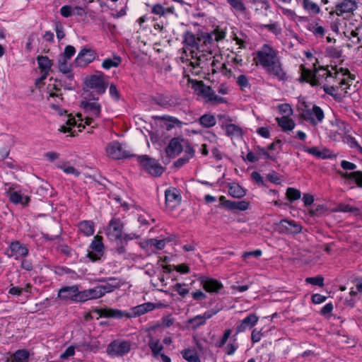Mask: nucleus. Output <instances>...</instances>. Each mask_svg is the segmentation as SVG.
I'll return each mask as SVG.
<instances>
[{
	"label": "nucleus",
	"mask_w": 362,
	"mask_h": 362,
	"mask_svg": "<svg viewBox=\"0 0 362 362\" xmlns=\"http://www.w3.org/2000/svg\"><path fill=\"white\" fill-rule=\"evenodd\" d=\"M296 109V119L300 124L307 122L311 126L315 127L321 124L325 119L323 110L305 98H298Z\"/></svg>",
	"instance_id": "f257e3e1"
},
{
	"label": "nucleus",
	"mask_w": 362,
	"mask_h": 362,
	"mask_svg": "<svg viewBox=\"0 0 362 362\" xmlns=\"http://www.w3.org/2000/svg\"><path fill=\"white\" fill-rule=\"evenodd\" d=\"M255 60L270 74L279 80L284 78L286 74L281 69L276 52L269 45H264L261 49L257 52Z\"/></svg>",
	"instance_id": "f03ea898"
},
{
	"label": "nucleus",
	"mask_w": 362,
	"mask_h": 362,
	"mask_svg": "<svg viewBox=\"0 0 362 362\" xmlns=\"http://www.w3.org/2000/svg\"><path fill=\"white\" fill-rule=\"evenodd\" d=\"M303 57L302 60L304 64H300L299 68L300 76L297 78V81L300 83H309L312 87L322 85L318 76H316L312 70V67L316 69L315 64L317 59L313 56L311 52L309 50L303 51Z\"/></svg>",
	"instance_id": "7ed1b4c3"
},
{
	"label": "nucleus",
	"mask_w": 362,
	"mask_h": 362,
	"mask_svg": "<svg viewBox=\"0 0 362 362\" xmlns=\"http://www.w3.org/2000/svg\"><path fill=\"white\" fill-rule=\"evenodd\" d=\"M226 33L219 28H216L211 33H202L198 35V41H199L200 49L205 48L211 50L214 42L224 39Z\"/></svg>",
	"instance_id": "20e7f679"
},
{
	"label": "nucleus",
	"mask_w": 362,
	"mask_h": 362,
	"mask_svg": "<svg viewBox=\"0 0 362 362\" xmlns=\"http://www.w3.org/2000/svg\"><path fill=\"white\" fill-rule=\"evenodd\" d=\"M132 345L129 340L115 339L107 345L106 352L112 357H122L130 352Z\"/></svg>",
	"instance_id": "39448f33"
},
{
	"label": "nucleus",
	"mask_w": 362,
	"mask_h": 362,
	"mask_svg": "<svg viewBox=\"0 0 362 362\" xmlns=\"http://www.w3.org/2000/svg\"><path fill=\"white\" fill-rule=\"evenodd\" d=\"M86 86L95 90L97 95L105 93L108 87V82L105 79V76L103 72H98V74L91 75L85 82Z\"/></svg>",
	"instance_id": "423d86ee"
},
{
	"label": "nucleus",
	"mask_w": 362,
	"mask_h": 362,
	"mask_svg": "<svg viewBox=\"0 0 362 362\" xmlns=\"http://www.w3.org/2000/svg\"><path fill=\"white\" fill-rule=\"evenodd\" d=\"M192 59L190 65L195 67H200L204 69L214 57L212 51L206 49L205 48L192 50L191 52Z\"/></svg>",
	"instance_id": "0eeeda50"
},
{
	"label": "nucleus",
	"mask_w": 362,
	"mask_h": 362,
	"mask_svg": "<svg viewBox=\"0 0 362 362\" xmlns=\"http://www.w3.org/2000/svg\"><path fill=\"white\" fill-rule=\"evenodd\" d=\"M137 160L148 173L153 176H160L164 171L163 168L155 159L146 155L138 156Z\"/></svg>",
	"instance_id": "6e6552de"
},
{
	"label": "nucleus",
	"mask_w": 362,
	"mask_h": 362,
	"mask_svg": "<svg viewBox=\"0 0 362 362\" xmlns=\"http://www.w3.org/2000/svg\"><path fill=\"white\" fill-rule=\"evenodd\" d=\"M358 8V3L356 0H338L334 6L333 13L338 16H348L353 14Z\"/></svg>",
	"instance_id": "1a4fd4ad"
},
{
	"label": "nucleus",
	"mask_w": 362,
	"mask_h": 362,
	"mask_svg": "<svg viewBox=\"0 0 362 362\" xmlns=\"http://www.w3.org/2000/svg\"><path fill=\"white\" fill-rule=\"evenodd\" d=\"M105 150L107 155L113 159H123L130 156V152L117 141L109 143Z\"/></svg>",
	"instance_id": "9d476101"
},
{
	"label": "nucleus",
	"mask_w": 362,
	"mask_h": 362,
	"mask_svg": "<svg viewBox=\"0 0 362 362\" xmlns=\"http://www.w3.org/2000/svg\"><path fill=\"white\" fill-rule=\"evenodd\" d=\"M85 100L81 101V107H82L86 112L90 116L98 117L100 115L101 106L96 101H90L91 100H98L93 96V93H90L85 97Z\"/></svg>",
	"instance_id": "9b49d317"
},
{
	"label": "nucleus",
	"mask_w": 362,
	"mask_h": 362,
	"mask_svg": "<svg viewBox=\"0 0 362 362\" xmlns=\"http://www.w3.org/2000/svg\"><path fill=\"white\" fill-rule=\"evenodd\" d=\"M79 293L80 291L76 285L64 286L59 289L58 298L63 301L79 302Z\"/></svg>",
	"instance_id": "f8f14e48"
},
{
	"label": "nucleus",
	"mask_w": 362,
	"mask_h": 362,
	"mask_svg": "<svg viewBox=\"0 0 362 362\" xmlns=\"http://www.w3.org/2000/svg\"><path fill=\"white\" fill-rule=\"evenodd\" d=\"M220 119H223L222 128L225 129L227 136L233 137H240L243 135V129L239 126L234 124H229L228 122H232V119L228 116L218 115Z\"/></svg>",
	"instance_id": "ddd939ff"
},
{
	"label": "nucleus",
	"mask_w": 362,
	"mask_h": 362,
	"mask_svg": "<svg viewBox=\"0 0 362 362\" xmlns=\"http://www.w3.org/2000/svg\"><path fill=\"white\" fill-rule=\"evenodd\" d=\"M123 223L119 218H112L110 221L107 235L110 240H119L122 237Z\"/></svg>",
	"instance_id": "4468645a"
},
{
	"label": "nucleus",
	"mask_w": 362,
	"mask_h": 362,
	"mask_svg": "<svg viewBox=\"0 0 362 362\" xmlns=\"http://www.w3.org/2000/svg\"><path fill=\"white\" fill-rule=\"evenodd\" d=\"M96 57V52L90 48L84 47L78 52L74 60L77 66H86L93 62Z\"/></svg>",
	"instance_id": "2eb2a0df"
},
{
	"label": "nucleus",
	"mask_w": 362,
	"mask_h": 362,
	"mask_svg": "<svg viewBox=\"0 0 362 362\" xmlns=\"http://www.w3.org/2000/svg\"><path fill=\"white\" fill-rule=\"evenodd\" d=\"M91 251H88L87 257L92 261H97L100 259L104 253V245L101 238L95 236L92 241L90 246Z\"/></svg>",
	"instance_id": "dca6fc26"
},
{
	"label": "nucleus",
	"mask_w": 362,
	"mask_h": 362,
	"mask_svg": "<svg viewBox=\"0 0 362 362\" xmlns=\"http://www.w3.org/2000/svg\"><path fill=\"white\" fill-rule=\"evenodd\" d=\"M165 206L170 210H173L181 202V195L176 188H170L165 192Z\"/></svg>",
	"instance_id": "f3484780"
},
{
	"label": "nucleus",
	"mask_w": 362,
	"mask_h": 362,
	"mask_svg": "<svg viewBox=\"0 0 362 362\" xmlns=\"http://www.w3.org/2000/svg\"><path fill=\"white\" fill-rule=\"evenodd\" d=\"M95 313L98 314L100 317H110L115 319H121L122 317L130 318L129 313L122 311L119 309H113L109 308H100L96 309Z\"/></svg>",
	"instance_id": "a211bd4d"
},
{
	"label": "nucleus",
	"mask_w": 362,
	"mask_h": 362,
	"mask_svg": "<svg viewBox=\"0 0 362 362\" xmlns=\"http://www.w3.org/2000/svg\"><path fill=\"white\" fill-rule=\"evenodd\" d=\"M99 281L105 283V284L98 286L99 291H100V293H101V297L106 293L112 292L115 288H118L120 286V281L115 277L103 278L99 279Z\"/></svg>",
	"instance_id": "6ab92c4d"
},
{
	"label": "nucleus",
	"mask_w": 362,
	"mask_h": 362,
	"mask_svg": "<svg viewBox=\"0 0 362 362\" xmlns=\"http://www.w3.org/2000/svg\"><path fill=\"white\" fill-rule=\"evenodd\" d=\"M185 140L183 139L175 137L170 140L169 144L165 148V153L169 158H174L180 153L184 148L182 143L185 144Z\"/></svg>",
	"instance_id": "aec40b11"
},
{
	"label": "nucleus",
	"mask_w": 362,
	"mask_h": 362,
	"mask_svg": "<svg viewBox=\"0 0 362 362\" xmlns=\"http://www.w3.org/2000/svg\"><path fill=\"white\" fill-rule=\"evenodd\" d=\"M192 88L199 95L208 98L209 100L212 101L215 92L210 87L206 86L202 81H192Z\"/></svg>",
	"instance_id": "412c9836"
},
{
	"label": "nucleus",
	"mask_w": 362,
	"mask_h": 362,
	"mask_svg": "<svg viewBox=\"0 0 362 362\" xmlns=\"http://www.w3.org/2000/svg\"><path fill=\"white\" fill-rule=\"evenodd\" d=\"M216 312L206 311L203 315H197L187 320V324L191 326L194 330L199 328L200 326L205 325L206 320L211 318Z\"/></svg>",
	"instance_id": "4be33fe9"
},
{
	"label": "nucleus",
	"mask_w": 362,
	"mask_h": 362,
	"mask_svg": "<svg viewBox=\"0 0 362 362\" xmlns=\"http://www.w3.org/2000/svg\"><path fill=\"white\" fill-rule=\"evenodd\" d=\"M200 282L203 288L209 293H218L223 288L222 284L214 279L202 276Z\"/></svg>",
	"instance_id": "5701e85b"
},
{
	"label": "nucleus",
	"mask_w": 362,
	"mask_h": 362,
	"mask_svg": "<svg viewBox=\"0 0 362 362\" xmlns=\"http://www.w3.org/2000/svg\"><path fill=\"white\" fill-rule=\"evenodd\" d=\"M259 318L255 313H250L245 317L236 327V334L251 329L257 322Z\"/></svg>",
	"instance_id": "b1692460"
},
{
	"label": "nucleus",
	"mask_w": 362,
	"mask_h": 362,
	"mask_svg": "<svg viewBox=\"0 0 362 362\" xmlns=\"http://www.w3.org/2000/svg\"><path fill=\"white\" fill-rule=\"evenodd\" d=\"M9 248L11 251V256L15 257L16 259L25 257L28 255V249L19 241L12 242L10 244Z\"/></svg>",
	"instance_id": "393cba45"
},
{
	"label": "nucleus",
	"mask_w": 362,
	"mask_h": 362,
	"mask_svg": "<svg viewBox=\"0 0 362 362\" xmlns=\"http://www.w3.org/2000/svg\"><path fill=\"white\" fill-rule=\"evenodd\" d=\"M98 286L94 288L86 289L80 291L79 302H85L88 300L97 299L101 298V293H100Z\"/></svg>",
	"instance_id": "a878e982"
},
{
	"label": "nucleus",
	"mask_w": 362,
	"mask_h": 362,
	"mask_svg": "<svg viewBox=\"0 0 362 362\" xmlns=\"http://www.w3.org/2000/svg\"><path fill=\"white\" fill-rule=\"evenodd\" d=\"M148 346L152 352L153 357L158 359L164 348L160 340L150 335Z\"/></svg>",
	"instance_id": "bb28decb"
},
{
	"label": "nucleus",
	"mask_w": 362,
	"mask_h": 362,
	"mask_svg": "<svg viewBox=\"0 0 362 362\" xmlns=\"http://www.w3.org/2000/svg\"><path fill=\"white\" fill-rule=\"evenodd\" d=\"M156 308V304L149 302L135 306L132 308V313H129L130 318L142 315L149 311L154 310Z\"/></svg>",
	"instance_id": "cd10ccee"
},
{
	"label": "nucleus",
	"mask_w": 362,
	"mask_h": 362,
	"mask_svg": "<svg viewBox=\"0 0 362 362\" xmlns=\"http://www.w3.org/2000/svg\"><path fill=\"white\" fill-rule=\"evenodd\" d=\"M298 148H300L301 151L308 152V153L313 155V156L317 158H327L329 157V150L324 149L323 151H320L319 148L317 147H311L308 148L303 145H300L298 146Z\"/></svg>",
	"instance_id": "c85d7f7f"
},
{
	"label": "nucleus",
	"mask_w": 362,
	"mask_h": 362,
	"mask_svg": "<svg viewBox=\"0 0 362 362\" xmlns=\"http://www.w3.org/2000/svg\"><path fill=\"white\" fill-rule=\"evenodd\" d=\"M303 9L309 14L317 15L320 13V6L311 0H300Z\"/></svg>",
	"instance_id": "c756f323"
},
{
	"label": "nucleus",
	"mask_w": 362,
	"mask_h": 362,
	"mask_svg": "<svg viewBox=\"0 0 362 362\" xmlns=\"http://www.w3.org/2000/svg\"><path fill=\"white\" fill-rule=\"evenodd\" d=\"M8 196L10 201L13 204H21L23 205H27L30 201V199L28 197H23L20 193L15 191H11L9 189L6 192Z\"/></svg>",
	"instance_id": "7c9ffc66"
},
{
	"label": "nucleus",
	"mask_w": 362,
	"mask_h": 362,
	"mask_svg": "<svg viewBox=\"0 0 362 362\" xmlns=\"http://www.w3.org/2000/svg\"><path fill=\"white\" fill-rule=\"evenodd\" d=\"M184 42L191 47L192 48H195L197 49H200L199 41H198V36L196 37L194 34H193L191 31H187L183 36Z\"/></svg>",
	"instance_id": "2f4dec72"
},
{
	"label": "nucleus",
	"mask_w": 362,
	"mask_h": 362,
	"mask_svg": "<svg viewBox=\"0 0 362 362\" xmlns=\"http://www.w3.org/2000/svg\"><path fill=\"white\" fill-rule=\"evenodd\" d=\"M69 59H65V58L59 56L58 59V67L61 72L64 74H67V78L69 81L74 80V75L71 73V66L69 65L67 61Z\"/></svg>",
	"instance_id": "473e14b6"
},
{
	"label": "nucleus",
	"mask_w": 362,
	"mask_h": 362,
	"mask_svg": "<svg viewBox=\"0 0 362 362\" xmlns=\"http://www.w3.org/2000/svg\"><path fill=\"white\" fill-rule=\"evenodd\" d=\"M174 10L175 8L173 6L165 8L160 4H156L153 6L151 8V13L160 17H162L165 16L167 14L169 13H173Z\"/></svg>",
	"instance_id": "72a5a7b5"
},
{
	"label": "nucleus",
	"mask_w": 362,
	"mask_h": 362,
	"mask_svg": "<svg viewBox=\"0 0 362 362\" xmlns=\"http://www.w3.org/2000/svg\"><path fill=\"white\" fill-rule=\"evenodd\" d=\"M341 176L346 180H354L358 187L362 188V172L357 170L352 173H339Z\"/></svg>",
	"instance_id": "f704fd0d"
},
{
	"label": "nucleus",
	"mask_w": 362,
	"mask_h": 362,
	"mask_svg": "<svg viewBox=\"0 0 362 362\" xmlns=\"http://www.w3.org/2000/svg\"><path fill=\"white\" fill-rule=\"evenodd\" d=\"M78 227V230L86 236H90L94 233V223L91 221H81Z\"/></svg>",
	"instance_id": "c9c22d12"
},
{
	"label": "nucleus",
	"mask_w": 362,
	"mask_h": 362,
	"mask_svg": "<svg viewBox=\"0 0 362 362\" xmlns=\"http://www.w3.org/2000/svg\"><path fill=\"white\" fill-rule=\"evenodd\" d=\"M38 66L41 71L49 72L51 71L52 66V61L47 56H38L37 57Z\"/></svg>",
	"instance_id": "e433bc0d"
},
{
	"label": "nucleus",
	"mask_w": 362,
	"mask_h": 362,
	"mask_svg": "<svg viewBox=\"0 0 362 362\" xmlns=\"http://www.w3.org/2000/svg\"><path fill=\"white\" fill-rule=\"evenodd\" d=\"M199 124L205 128H210L216 124L215 117L211 114H204L199 119Z\"/></svg>",
	"instance_id": "4c0bfd02"
},
{
	"label": "nucleus",
	"mask_w": 362,
	"mask_h": 362,
	"mask_svg": "<svg viewBox=\"0 0 362 362\" xmlns=\"http://www.w3.org/2000/svg\"><path fill=\"white\" fill-rule=\"evenodd\" d=\"M276 120L278 122L279 126L282 129L283 131H291L294 128V122L291 119L288 117H276Z\"/></svg>",
	"instance_id": "58836bf2"
},
{
	"label": "nucleus",
	"mask_w": 362,
	"mask_h": 362,
	"mask_svg": "<svg viewBox=\"0 0 362 362\" xmlns=\"http://www.w3.org/2000/svg\"><path fill=\"white\" fill-rule=\"evenodd\" d=\"M228 192L232 197L238 199L243 197L246 194L245 190L236 183L229 186Z\"/></svg>",
	"instance_id": "ea45409f"
},
{
	"label": "nucleus",
	"mask_w": 362,
	"mask_h": 362,
	"mask_svg": "<svg viewBox=\"0 0 362 362\" xmlns=\"http://www.w3.org/2000/svg\"><path fill=\"white\" fill-rule=\"evenodd\" d=\"M122 62L120 57L115 55L112 59L107 58L103 60L102 66L105 69H110L113 67H117Z\"/></svg>",
	"instance_id": "a19ab883"
},
{
	"label": "nucleus",
	"mask_w": 362,
	"mask_h": 362,
	"mask_svg": "<svg viewBox=\"0 0 362 362\" xmlns=\"http://www.w3.org/2000/svg\"><path fill=\"white\" fill-rule=\"evenodd\" d=\"M29 353L22 349L16 351L11 356V362H28Z\"/></svg>",
	"instance_id": "79ce46f5"
},
{
	"label": "nucleus",
	"mask_w": 362,
	"mask_h": 362,
	"mask_svg": "<svg viewBox=\"0 0 362 362\" xmlns=\"http://www.w3.org/2000/svg\"><path fill=\"white\" fill-rule=\"evenodd\" d=\"M182 356L188 362H201L197 353L194 350L185 349L182 351Z\"/></svg>",
	"instance_id": "37998d69"
},
{
	"label": "nucleus",
	"mask_w": 362,
	"mask_h": 362,
	"mask_svg": "<svg viewBox=\"0 0 362 362\" xmlns=\"http://www.w3.org/2000/svg\"><path fill=\"white\" fill-rule=\"evenodd\" d=\"M160 119L166 121L168 122L167 124V129L170 130L173 127H182V124H184L182 122L179 120L177 118L172 116H163L159 117Z\"/></svg>",
	"instance_id": "c03bdc74"
},
{
	"label": "nucleus",
	"mask_w": 362,
	"mask_h": 362,
	"mask_svg": "<svg viewBox=\"0 0 362 362\" xmlns=\"http://www.w3.org/2000/svg\"><path fill=\"white\" fill-rule=\"evenodd\" d=\"M308 29L317 37H322L325 33V28L317 23L308 24Z\"/></svg>",
	"instance_id": "a18cd8bd"
},
{
	"label": "nucleus",
	"mask_w": 362,
	"mask_h": 362,
	"mask_svg": "<svg viewBox=\"0 0 362 362\" xmlns=\"http://www.w3.org/2000/svg\"><path fill=\"white\" fill-rule=\"evenodd\" d=\"M336 211L339 212H349L354 216H358L360 214L358 208L346 204H339L337 206Z\"/></svg>",
	"instance_id": "49530a36"
},
{
	"label": "nucleus",
	"mask_w": 362,
	"mask_h": 362,
	"mask_svg": "<svg viewBox=\"0 0 362 362\" xmlns=\"http://www.w3.org/2000/svg\"><path fill=\"white\" fill-rule=\"evenodd\" d=\"M230 7L237 12L244 13L246 11V6L243 0H226Z\"/></svg>",
	"instance_id": "de8ad7c7"
},
{
	"label": "nucleus",
	"mask_w": 362,
	"mask_h": 362,
	"mask_svg": "<svg viewBox=\"0 0 362 362\" xmlns=\"http://www.w3.org/2000/svg\"><path fill=\"white\" fill-rule=\"evenodd\" d=\"M156 104L163 107H168L170 106V100L168 96L158 95L153 98Z\"/></svg>",
	"instance_id": "09e8293b"
},
{
	"label": "nucleus",
	"mask_w": 362,
	"mask_h": 362,
	"mask_svg": "<svg viewBox=\"0 0 362 362\" xmlns=\"http://www.w3.org/2000/svg\"><path fill=\"white\" fill-rule=\"evenodd\" d=\"M281 117H288L293 114V110L289 104L284 103L278 106Z\"/></svg>",
	"instance_id": "8fccbe9b"
},
{
	"label": "nucleus",
	"mask_w": 362,
	"mask_h": 362,
	"mask_svg": "<svg viewBox=\"0 0 362 362\" xmlns=\"http://www.w3.org/2000/svg\"><path fill=\"white\" fill-rule=\"evenodd\" d=\"M66 124L68 127L63 125L60 127L59 131L64 133L69 132L71 131V127H74L76 124L75 118L69 115L66 121Z\"/></svg>",
	"instance_id": "3c124183"
},
{
	"label": "nucleus",
	"mask_w": 362,
	"mask_h": 362,
	"mask_svg": "<svg viewBox=\"0 0 362 362\" xmlns=\"http://www.w3.org/2000/svg\"><path fill=\"white\" fill-rule=\"evenodd\" d=\"M305 281L307 284H310L315 286H319L320 287H322L324 286V279L321 276L308 277L305 279Z\"/></svg>",
	"instance_id": "603ef678"
},
{
	"label": "nucleus",
	"mask_w": 362,
	"mask_h": 362,
	"mask_svg": "<svg viewBox=\"0 0 362 362\" xmlns=\"http://www.w3.org/2000/svg\"><path fill=\"white\" fill-rule=\"evenodd\" d=\"M76 52V49L72 45H67L64 48V52L59 54L60 57L65 58V59H71Z\"/></svg>",
	"instance_id": "864d4df0"
},
{
	"label": "nucleus",
	"mask_w": 362,
	"mask_h": 362,
	"mask_svg": "<svg viewBox=\"0 0 362 362\" xmlns=\"http://www.w3.org/2000/svg\"><path fill=\"white\" fill-rule=\"evenodd\" d=\"M185 284L177 283L173 286V289L182 297H185L189 293V291L188 288H185Z\"/></svg>",
	"instance_id": "5fc2aeb1"
},
{
	"label": "nucleus",
	"mask_w": 362,
	"mask_h": 362,
	"mask_svg": "<svg viewBox=\"0 0 362 362\" xmlns=\"http://www.w3.org/2000/svg\"><path fill=\"white\" fill-rule=\"evenodd\" d=\"M147 243L148 245L154 246L158 250H162L165 245L164 240H157L155 238L148 240Z\"/></svg>",
	"instance_id": "6e6d98bb"
},
{
	"label": "nucleus",
	"mask_w": 362,
	"mask_h": 362,
	"mask_svg": "<svg viewBox=\"0 0 362 362\" xmlns=\"http://www.w3.org/2000/svg\"><path fill=\"white\" fill-rule=\"evenodd\" d=\"M231 329H227L224 331V333L219 341H217L216 346L218 348L223 347L228 339L231 334Z\"/></svg>",
	"instance_id": "4d7b16f0"
},
{
	"label": "nucleus",
	"mask_w": 362,
	"mask_h": 362,
	"mask_svg": "<svg viewBox=\"0 0 362 362\" xmlns=\"http://www.w3.org/2000/svg\"><path fill=\"white\" fill-rule=\"evenodd\" d=\"M292 227H294V224L291 221L282 220L280 222L279 228L281 232L289 233Z\"/></svg>",
	"instance_id": "13d9d810"
},
{
	"label": "nucleus",
	"mask_w": 362,
	"mask_h": 362,
	"mask_svg": "<svg viewBox=\"0 0 362 362\" xmlns=\"http://www.w3.org/2000/svg\"><path fill=\"white\" fill-rule=\"evenodd\" d=\"M237 83L242 90L250 87L248 79L245 75H240L237 78Z\"/></svg>",
	"instance_id": "bf43d9fd"
},
{
	"label": "nucleus",
	"mask_w": 362,
	"mask_h": 362,
	"mask_svg": "<svg viewBox=\"0 0 362 362\" xmlns=\"http://www.w3.org/2000/svg\"><path fill=\"white\" fill-rule=\"evenodd\" d=\"M327 53L329 56L335 59H339L341 57V51L334 47H327Z\"/></svg>",
	"instance_id": "052dcab7"
},
{
	"label": "nucleus",
	"mask_w": 362,
	"mask_h": 362,
	"mask_svg": "<svg viewBox=\"0 0 362 362\" xmlns=\"http://www.w3.org/2000/svg\"><path fill=\"white\" fill-rule=\"evenodd\" d=\"M195 151L192 147L187 141H185V156L186 158H188V160H189L191 158H192L194 156Z\"/></svg>",
	"instance_id": "680f3d73"
},
{
	"label": "nucleus",
	"mask_w": 362,
	"mask_h": 362,
	"mask_svg": "<svg viewBox=\"0 0 362 362\" xmlns=\"http://www.w3.org/2000/svg\"><path fill=\"white\" fill-rule=\"evenodd\" d=\"M262 250H255L254 251L251 252H245L243 254V259L244 260H246L247 259L250 258V257H255L256 258H258L262 255Z\"/></svg>",
	"instance_id": "e2e57ef3"
},
{
	"label": "nucleus",
	"mask_w": 362,
	"mask_h": 362,
	"mask_svg": "<svg viewBox=\"0 0 362 362\" xmlns=\"http://www.w3.org/2000/svg\"><path fill=\"white\" fill-rule=\"evenodd\" d=\"M55 32L57 35V37L59 40H62L64 37L65 34L64 32V27L59 22L56 23L55 24Z\"/></svg>",
	"instance_id": "0e129e2a"
},
{
	"label": "nucleus",
	"mask_w": 362,
	"mask_h": 362,
	"mask_svg": "<svg viewBox=\"0 0 362 362\" xmlns=\"http://www.w3.org/2000/svg\"><path fill=\"white\" fill-rule=\"evenodd\" d=\"M75 354V348L73 346H69L65 351L61 354L60 358L62 359H67L69 357L72 356Z\"/></svg>",
	"instance_id": "69168bd1"
},
{
	"label": "nucleus",
	"mask_w": 362,
	"mask_h": 362,
	"mask_svg": "<svg viewBox=\"0 0 362 362\" xmlns=\"http://www.w3.org/2000/svg\"><path fill=\"white\" fill-rule=\"evenodd\" d=\"M109 93H110V96L113 99H115V100H119L120 95H119L117 88L115 84L112 83L110 86Z\"/></svg>",
	"instance_id": "338daca9"
},
{
	"label": "nucleus",
	"mask_w": 362,
	"mask_h": 362,
	"mask_svg": "<svg viewBox=\"0 0 362 362\" xmlns=\"http://www.w3.org/2000/svg\"><path fill=\"white\" fill-rule=\"evenodd\" d=\"M72 8L71 6L65 5L60 8V14L64 17L68 18L71 16Z\"/></svg>",
	"instance_id": "774afa93"
}]
</instances>
